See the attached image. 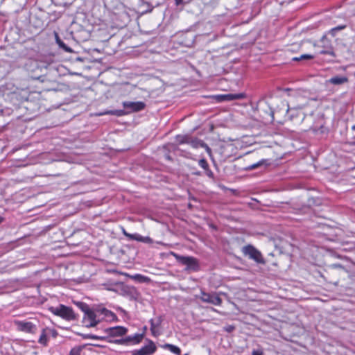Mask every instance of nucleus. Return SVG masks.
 Instances as JSON below:
<instances>
[{
  "instance_id": "f257e3e1",
  "label": "nucleus",
  "mask_w": 355,
  "mask_h": 355,
  "mask_svg": "<svg viewBox=\"0 0 355 355\" xmlns=\"http://www.w3.org/2000/svg\"><path fill=\"white\" fill-rule=\"evenodd\" d=\"M117 316L112 311L105 307L95 306L83 315L82 323L83 327L92 328L96 327L104 320H117Z\"/></svg>"
},
{
  "instance_id": "f03ea898",
  "label": "nucleus",
  "mask_w": 355,
  "mask_h": 355,
  "mask_svg": "<svg viewBox=\"0 0 355 355\" xmlns=\"http://www.w3.org/2000/svg\"><path fill=\"white\" fill-rule=\"evenodd\" d=\"M128 329L123 326H115L113 327L106 328L103 330V332L106 334V336H100L94 334H83L82 337L84 339H91V340H107L109 343V340H111L110 338L115 337H122L128 333Z\"/></svg>"
},
{
  "instance_id": "7ed1b4c3",
  "label": "nucleus",
  "mask_w": 355,
  "mask_h": 355,
  "mask_svg": "<svg viewBox=\"0 0 355 355\" xmlns=\"http://www.w3.org/2000/svg\"><path fill=\"white\" fill-rule=\"evenodd\" d=\"M50 311L55 315L60 316L67 320H74L77 318L73 310L69 306L60 304L57 307H51Z\"/></svg>"
},
{
  "instance_id": "20e7f679",
  "label": "nucleus",
  "mask_w": 355,
  "mask_h": 355,
  "mask_svg": "<svg viewBox=\"0 0 355 355\" xmlns=\"http://www.w3.org/2000/svg\"><path fill=\"white\" fill-rule=\"evenodd\" d=\"M242 252L244 256L254 261L257 263L265 264L266 261L261 252L252 245H247L242 248Z\"/></svg>"
},
{
  "instance_id": "39448f33",
  "label": "nucleus",
  "mask_w": 355,
  "mask_h": 355,
  "mask_svg": "<svg viewBox=\"0 0 355 355\" xmlns=\"http://www.w3.org/2000/svg\"><path fill=\"white\" fill-rule=\"evenodd\" d=\"M144 333L135 334L119 339L110 340V343L121 345H137L140 343L144 338Z\"/></svg>"
},
{
  "instance_id": "423d86ee",
  "label": "nucleus",
  "mask_w": 355,
  "mask_h": 355,
  "mask_svg": "<svg viewBox=\"0 0 355 355\" xmlns=\"http://www.w3.org/2000/svg\"><path fill=\"white\" fill-rule=\"evenodd\" d=\"M176 259L187 266V269L197 271L199 270V263L197 259L193 257H184L172 253Z\"/></svg>"
},
{
  "instance_id": "0eeeda50",
  "label": "nucleus",
  "mask_w": 355,
  "mask_h": 355,
  "mask_svg": "<svg viewBox=\"0 0 355 355\" xmlns=\"http://www.w3.org/2000/svg\"><path fill=\"white\" fill-rule=\"evenodd\" d=\"M15 324L17 329L28 334H35L37 331L36 324L26 320H15Z\"/></svg>"
},
{
  "instance_id": "6e6552de",
  "label": "nucleus",
  "mask_w": 355,
  "mask_h": 355,
  "mask_svg": "<svg viewBox=\"0 0 355 355\" xmlns=\"http://www.w3.org/2000/svg\"><path fill=\"white\" fill-rule=\"evenodd\" d=\"M148 345L142 347L139 349L132 351V355H152L157 349V347L153 341L148 339Z\"/></svg>"
},
{
  "instance_id": "1a4fd4ad",
  "label": "nucleus",
  "mask_w": 355,
  "mask_h": 355,
  "mask_svg": "<svg viewBox=\"0 0 355 355\" xmlns=\"http://www.w3.org/2000/svg\"><path fill=\"white\" fill-rule=\"evenodd\" d=\"M162 322L163 318L161 315L156 318H152L149 320L150 324V330L153 337L157 338L162 334V330L161 329V324Z\"/></svg>"
},
{
  "instance_id": "9d476101",
  "label": "nucleus",
  "mask_w": 355,
  "mask_h": 355,
  "mask_svg": "<svg viewBox=\"0 0 355 355\" xmlns=\"http://www.w3.org/2000/svg\"><path fill=\"white\" fill-rule=\"evenodd\" d=\"M122 105L126 110L128 114L141 111L146 107L145 103L142 101H124L122 103Z\"/></svg>"
},
{
  "instance_id": "9b49d317",
  "label": "nucleus",
  "mask_w": 355,
  "mask_h": 355,
  "mask_svg": "<svg viewBox=\"0 0 355 355\" xmlns=\"http://www.w3.org/2000/svg\"><path fill=\"white\" fill-rule=\"evenodd\" d=\"M200 300L204 302L210 303L216 306H220L222 303V299L215 293L202 292Z\"/></svg>"
},
{
  "instance_id": "f8f14e48",
  "label": "nucleus",
  "mask_w": 355,
  "mask_h": 355,
  "mask_svg": "<svg viewBox=\"0 0 355 355\" xmlns=\"http://www.w3.org/2000/svg\"><path fill=\"white\" fill-rule=\"evenodd\" d=\"M216 99L219 102L223 101H232L236 99H242L244 98V94L242 93L239 94H222L218 95L216 96Z\"/></svg>"
},
{
  "instance_id": "ddd939ff",
  "label": "nucleus",
  "mask_w": 355,
  "mask_h": 355,
  "mask_svg": "<svg viewBox=\"0 0 355 355\" xmlns=\"http://www.w3.org/2000/svg\"><path fill=\"white\" fill-rule=\"evenodd\" d=\"M348 81V79L345 76H334L331 78L328 82L333 85H342Z\"/></svg>"
},
{
  "instance_id": "4468645a",
  "label": "nucleus",
  "mask_w": 355,
  "mask_h": 355,
  "mask_svg": "<svg viewBox=\"0 0 355 355\" xmlns=\"http://www.w3.org/2000/svg\"><path fill=\"white\" fill-rule=\"evenodd\" d=\"M203 142L204 141L198 138L189 136L187 144H189L193 148H198L199 147H202Z\"/></svg>"
},
{
  "instance_id": "2eb2a0df",
  "label": "nucleus",
  "mask_w": 355,
  "mask_h": 355,
  "mask_svg": "<svg viewBox=\"0 0 355 355\" xmlns=\"http://www.w3.org/2000/svg\"><path fill=\"white\" fill-rule=\"evenodd\" d=\"M162 347L164 349L169 350L171 352L177 355H180L181 354V349H180V347L172 344L166 343L163 345Z\"/></svg>"
},
{
  "instance_id": "dca6fc26",
  "label": "nucleus",
  "mask_w": 355,
  "mask_h": 355,
  "mask_svg": "<svg viewBox=\"0 0 355 355\" xmlns=\"http://www.w3.org/2000/svg\"><path fill=\"white\" fill-rule=\"evenodd\" d=\"M55 35L56 43L58 44L59 47L60 49H62V50H64L65 52L71 53L73 51L72 49L70 47L67 46L64 44V42L61 40V39L59 37V36L57 33H55Z\"/></svg>"
},
{
  "instance_id": "f3484780",
  "label": "nucleus",
  "mask_w": 355,
  "mask_h": 355,
  "mask_svg": "<svg viewBox=\"0 0 355 355\" xmlns=\"http://www.w3.org/2000/svg\"><path fill=\"white\" fill-rule=\"evenodd\" d=\"M127 114H128V112L126 110H114L106 111L104 113H101V114H99V115L111 114V115H115L117 116H123Z\"/></svg>"
},
{
  "instance_id": "a211bd4d",
  "label": "nucleus",
  "mask_w": 355,
  "mask_h": 355,
  "mask_svg": "<svg viewBox=\"0 0 355 355\" xmlns=\"http://www.w3.org/2000/svg\"><path fill=\"white\" fill-rule=\"evenodd\" d=\"M46 331H49V329L47 328H44L42 329L41 335L38 340V343L44 346H46L48 343V338H47Z\"/></svg>"
},
{
  "instance_id": "6ab92c4d",
  "label": "nucleus",
  "mask_w": 355,
  "mask_h": 355,
  "mask_svg": "<svg viewBox=\"0 0 355 355\" xmlns=\"http://www.w3.org/2000/svg\"><path fill=\"white\" fill-rule=\"evenodd\" d=\"M320 54H327L332 57H336V54L331 44H324V49L320 51Z\"/></svg>"
},
{
  "instance_id": "aec40b11",
  "label": "nucleus",
  "mask_w": 355,
  "mask_h": 355,
  "mask_svg": "<svg viewBox=\"0 0 355 355\" xmlns=\"http://www.w3.org/2000/svg\"><path fill=\"white\" fill-rule=\"evenodd\" d=\"M74 304L77 306V307L80 309L84 315H85L87 311H89L92 307H90L87 304L83 302H75Z\"/></svg>"
},
{
  "instance_id": "412c9836",
  "label": "nucleus",
  "mask_w": 355,
  "mask_h": 355,
  "mask_svg": "<svg viewBox=\"0 0 355 355\" xmlns=\"http://www.w3.org/2000/svg\"><path fill=\"white\" fill-rule=\"evenodd\" d=\"M131 278L140 283L148 282L150 280L148 277L140 274H135L134 275H132Z\"/></svg>"
},
{
  "instance_id": "4be33fe9",
  "label": "nucleus",
  "mask_w": 355,
  "mask_h": 355,
  "mask_svg": "<svg viewBox=\"0 0 355 355\" xmlns=\"http://www.w3.org/2000/svg\"><path fill=\"white\" fill-rule=\"evenodd\" d=\"M190 135H177L175 137V140L179 144H188V140Z\"/></svg>"
},
{
  "instance_id": "5701e85b",
  "label": "nucleus",
  "mask_w": 355,
  "mask_h": 355,
  "mask_svg": "<svg viewBox=\"0 0 355 355\" xmlns=\"http://www.w3.org/2000/svg\"><path fill=\"white\" fill-rule=\"evenodd\" d=\"M266 162H267L266 159H261L255 164L250 165L249 166L247 167V169L253 170V169L257 168L259 166H263V164H266Z\"/></svg>"
},
{
  "instance_id": "b1692460",
  "label": "nucleus",
  "mask_w": 355,
  "mask_h": 355,
  "mask_svg": "<svg viewBox=\"0 0 355 355\" xmlns=\"http://www.w3.org/2000/svg\"><path fill=\"white\" fill-rule=\"evenodd\" d=\"M83 349L82 346H76L71 349L69 355H80Z\"/></svg>"
},
{
  "instance_id": "393cba45",
  "label": "nucleus",
  "mask_w": 355,
  "mask_h": 355,
  "mask_svg": "<svg viewBox=\"0 0 355 355\" xmlns=\"http://www.w3.org/2000/svg\"><path fill=\"white\" fill-rule=\"evenodd\" d=\"M346 28L345 25H340L331 29L330 33L334 35L335 33L339 31L343 30Z\"/></svg>"
},
{
  "instance_id": "a878e982",
  "label": "nucleus",
  "mask_w": 355,
  "mask_h": 355,
  "mask_svg": "<svg viewBox=\"0 0 355 355\" xmlns=\"http://www.w3.org/2000/svg\"><path fill=\"white\" fill-rule=\"evenodd\" d=\"M198 165L202 168L203 169H207V168H209V164L207 162V160L205 159H200L199 161H198Z\"/></svg>"
},
{
  "instance_id": "bb28decb",
  "label": "nucleus",
  "mask_w": 355,
  "mask_h": 355,
  "mask_svg": "<svg viewBox=\"0 0 355 355\" xmlns=\"http://www.w3.org/2000/svg\"><path fill=\"white\" fill-rule=\"evenodd\" d=\"M143 236L139 234H133L131 240L142 242Z\"/></svg>"
},
{
  "instance_id": "cd10ccee",
  "label": "nucleus",
  "mask_w": 355,
  "mask_h": 355,
  "mask_svg": "<svg viewBox=\"0 0 355 355\" xmlns=\"http://www.w3.org/2000/svg\"><path fill=\"white\" fill-rule=\"evenodd\" d=\"M313 58H314V56L311 54H303L300 56V59H301V60H311V59H313Z\"/></svg>"
},
{
  "instance_id": "c85d7f7f",
  "label": "nucleus",
  "mask_w": 355,
  "mask_h": 355,
  "mask_svg": "<svg viewBox=\"0 0 355 355\" xmlns=\"http://www.w3.org/2000/svg\"><path fill=\"white\" fill-rule=\"evenodd\" d=\"M329 267L333 269H343V270L345 269V267L343 265H341L340 263H333V264H331L329 266Z\"/></svg>"
},
{
  "instance_id": "c756f323",
  "label": "nucleus",
  "mask_w": 355,
  "mask_h": 355,
  "mask_svg": "<svg viewBox=\"0 0 355 355\" xmlns=\"http://www.w3.org/2000/svg\"><path fill=\"white\" fill-rule=\"evenodd\" d=\"M201 148H203L205 149V150L207 151V153L209 154V155H211V148L208 146V145L207 144H205V142H203L202 145V147Z\"/></svg>"
},
{
  "instance_id": "7c9ffc66",
  "label": "nucleus",
  "mask_w": 355,
  "mask_h": 355,
  "mask_svg": "<svg viewBox=\"0 0 355 355\" xmlns=\"http://www.w3.org/2000/svg\"><path fill=\"white\" fill-rule=\"evenodd\" d=\"M205 173L206 175L210 178H214V173L209 169V168H207V169H205Z\"/></svg>"
},
{
  "instance_id": "2f4dec72",
  "label": "nucleus",
  "mask_w": 355,
  "mask_h": 355,
  "mask_svg": "<svg viewBox=\"0 0 355 355\" xmlns=\"http://www.w3.org/2000/svg\"><path fill=\"white\" fill-rule=\"evenodd\" d=\"M123 235H124V236H125L127 238H128V239H130V240H131L132 236V234H130V233L127 232L125 230V229H124V228H123Z\"/></svg>"
},
{
  "instance_id": "473e14b6",
  "label": "nucleus",
  "mask_w": 355,
  "mask_h": 355,
  "mask_svg": "<svg viewBox=\"0 0 355 355\" xmlns=\"http://www.w3.org/2000/svg\"><path fill=\"white\" fill-rule=\"evenodd\" d=\"M152 240L150 237L148 236H143L142 243H151Z\"/></svg>"
},
{
  "instance_id": "72a5a7b5",
  "label": "nucleus",
  "mask_w": 355,
  "mask_h": 355,
  "mask_svg": "<svg viewBox=\"0 0 355 355\" xmlns=\"http://www.w3.org/2000/svg\"><path fill=\"white\" fill-rule=\"evenodd\" d=\"M252 355H263V352L261 350L254 349L252 352Z\"/></svg>"
},
{
  "instance_id": "f704fd0d",
  "label": "nucleus",
  "mask_w": 355,
  "mask_h": 355,
  "mask_svg": "<svg viewBox=\"0 0 355 355\" xmlns=\"http://www.w3.org/2000/svg\"><path fill=\"white\" fill-rule=\"evenodd\" d=\"M234 329V327H233L232 325H230V326L226 327V331L227 332H232Z\"/></svg>"
},
{
  "instance_id": "c9c22d12",
  "label": "nucleus",
  "mask_w": 355,
  "mask_h": 355,
  "mask_svg": "<svg viewBox=\"0 0 355 355\" xmlns=\"http://www.w3.org/2000/svg\"><path fill=\"white\" fill-rule=\"evenodd\" d=\"M175 1L177 6L180 5L183 3V0H175Z\"/></svg>"
},
{
  "instance_id": "e433bc0d",
  "label": "nucleus",
  "mask_w": 355,
  "mask_h": 355,
  "mask_svg": "<svg viewBox=\"0 0 355 355\" xmlns=\"http://www.w3.org/2000/svg\"><path fill=\"white\" fill-rule=\"evenodd\" d=\"M293 61H300L301 59H300V57H295L292 59Z\"/></svg>"
},
{
  "instance_id": "4c0bfd02",
  "label": "nucleus",
  "mask_w": 355,
  "mask_h": 355,
  "mask_svg": "<svg viewBox=\"0 0 355 355\" xmlns=\"http://www.w3.org/2000/svg\"><path fill=\"white\" fill-rule=\"evenodd\" d=\"M286 105L287 106L286 112H288L290 110V107L288 103H286Z\"/></svg>"
},
{
  "instance_id": "58836bf2",
  "label": "nucleus",
  "mask_w": 355,
  "mask_h": 355,
  "mask_svg": "<svg viewBox=\"0 0 355 355\" xmlns=\"http://www.w3.org/2000/svg\"><path fill=\"white\" fill-rule=\"evenodd\" d=\"M322 42L325 44L326 42H327V39L324 37L322 40Z\"/></svg>"
},
{
  "instance_id": "ea45409f",
  "label": "nucleus",
  "mask_w": 355,
  "mask_h": 355,
  "mask_svg": "<svg viewBox=\"0 0 355 355\" xmlns=\"http://www.w3.org/2000/svg\"><path fill=\"white\" fill-rule=\"evenodd\" d=\"M352 130L355 131V124L352 127Z\"/></svg>"
},
{
  "instance_id": "a19ab883",
  "label": "nucleus",
  "mask_w": 355,
  "mask_h": 355,
  "mask_svg": "<svg viewBox=\"0 0 355 355\" xmlns=\"http://www.w3.org/2000/svg\"><path fill=\"white\" fill-rule=\"evenodd\" d=\"M3 221V218L0 216V223Z\"/></svg>"
},
{
  "instance_id": "79ce46f5",
  "label": "nucleus",
  "mask_w": 355,
  "mask_h": 355,
  "mask_svg": "<svg viewBox=\"0 0 355 355\" xmlns=\"http://www.w3.org/2000/svg\"><path fill=\"white\" fill-rule=\"evenodd\" d=\"M146 329H147V327L145 326V327H144V331H145Z\"/></svg>"
}]
</instances>
